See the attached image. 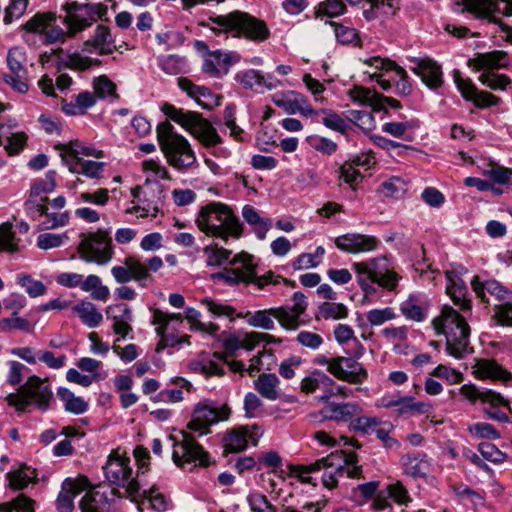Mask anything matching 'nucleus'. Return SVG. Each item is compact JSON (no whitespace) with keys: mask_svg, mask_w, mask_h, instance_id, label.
<instances>
[{"mask_svg":"<svg viewBox=\"0 0 512 512\" xmlns=\"http://www.w3.org/2000/svg\"><path fill=\"white\" fill-rule=\"evenodd\" d=\"M447 285L446 293L452 302L459 307V310L468 314L472 309V301L469 298L467 287L464 281L454 272L447 271L445 273Z\"/></svg>","mask_w":512,"mask_h":512,"instance_id":"nucleus-27","label":"nucleus"},{"mask_svg":"<svg viewBox=\"0 0 512 512\" xmlns=\"http://www.w3.org/2000/svg\"><path fill=\"white\" fill-rule=\"evenodd\" d=\"M479 81L486 87L496 91H504L512 84V80L508 76L490 71L483 72L479 76Z\"/></svg>","mask_w":512,"mask_h":512,"instance_id":"nucleus-60","label":"nucleus"},{"mask_svg":"<svg viewBox=\"0 0 512 512\" xmlns=\"http://www.w3.org/2000/svg\"><path fill=\"white\" fill-rule=\"evenodd\" d=\"M432 411V403L417 401L413 396H402L395 415L400 418H410L417 415L429 417Z\"/></svg>","mask_w":512,"mask_h":512,"instance_id":"nucleus-36","label":"nucleus"},{"mask_svg":"<svg viewBox=\"0 0 512 512\" xmlns=\"http://www.w3.org/2000/svg\"><path fill=\"white\" fill-rule=\"evenodd\" d=\"M124 264L128 265L132 280L138 282L142 287L146 286V282L151 279L147 265L134 256L126 257Z\"/></svg>","mask_w":512,"mask_h":512,"instance_id":"nucleus-56","label":"nucleus"},{"mask_svg":"<svg viewBox=\"0 0 512 512\" xmlns=\"http://www.w3.org/2000/svg\"><path fill=\"white\" fill-rule=\"evenodd\" d=\"M364 63L376 70L380 71H393L398 77L399 81L396 83V89L399 95L408 96L412 92V85L409 82V77L404 68L397 65L395 62L381 58L379 56H374L370 58H366Z\"/></svg>","mask_w":512,"mask_h":512,"instance_id":"nucleus-25","label":"nucleus"},{"mask_svg":"<svg viewBox=\"0 0 512 512\" xmlns=\"http://www.w3.org/2000/svg\"><path fill=\"white\" fill-rule=\"evenodd\" d=\"M242 217L253 227L256 236L260 240H264L266 238V235L272 225L270 219L261 217L257 210L250 205H245L243 207Z\"/></svg>","mask_w":512,"mask_h":512,"instance_id":"nucleus-45","label":"nucleus"},{"mask_svg":"<svg viewBox=\"0 0 512 512\" xmlns=\"http://www.w3.org/2000/svg\"><path fill=\"white\" fill-rule=\"evenodd\" d=\"M57 396L63 403L66 412L74 415L85 413L89 408V403L81 396H76L70 389L66 387H59L57 389Z\"/></svg>","mask_w":512,"mask_h":512,"instance_id":"nucleus-43","label":"nucleus"},{"mask_svg":"<svg viewBox=\"0 0 512 512\" xmlns=\"http://www.w3.org/2000/svg\"><path fill=\"white\" fill-rule=\"evenodd\" d=\"M356 273L357 283L365 294L375 292L373 284L387 291L396 289L401 276L391 268L386 258L376 257L368 262L352 264Z\"/></svg>","mask_w":512,"mask_h":512,"instance_id":"nucleus-6","label":"nucleus"},{"mask_svg":"<svg viewBox=\"0 0 512 512\" xmlns=\"http://www.w3.org/2000/svg\"><path fill=\"white\" fill-rule=\"evenodd\" d=\"M459 393L472 404L479 400L482 403L491 405L493 408L508 406V400L500 393L490 389H479L474 384L462 385L459 389Z\"/></svg>","mask_w":512,"mask_h":512,"instance_id":"nucleus-29","label":"nucleus"},{"mask_svg":"<svg viewBox=\"0 0 512 512\" xmlns=\"http://www.w3.org/2000/svg\"><path fill=\"white\" fill-rule=\"evenodd\" d=\"M7 477L9 479V483L12 488L23 489L33 479L36 478V473H35V470L30 469L26 466H23L16 471L9 472L7 474Z\"/></svg>","mask_w":512,"mask_h":512,"instance_id":"nucleus-63","label":"nucleus"},{"mask_svg":"<svg viewBox=\"0 0 512 512\" xmlns=\"http://www.w3.org/2000/svg\"><path fill=\"white\" fill-rule=\"evenodd\" d=\"M254 389L263 398L276 401L281 398L280 379L274 373H262L253 381Z\"/></svg>","mask_w":512,"mask_h":512,"instance_id":"nucleus-34","label":"nucleus"},{"mask_svg":"<svg viewBox=\"0 0 512 512\" xmlns=\"http://www.w3.org/2000/svg\"><path fill=\"white\" fill-rule=\"evenodd\" d=\"M472 374L479 380H491L508 383L512 374L492 359H475Z\"/></svg>","mask_w":512,"mask_h":512,"instance_id":"nucleus-28","label":"nucleus"},{"mask_svg":"<svg viewBox=\"0 0 512 512\" xmlns=\"http://www.w3.org/2000/svg\"><path fill=\"white\" fill-rule=\"evenodd\" d=\"M84 51L98 55H110L116 50L115 39L111 29L103 24L97 25L94 33L83 44Z\"/></svg>","mask_w":512,"mask_h":512,"instance_id":"nucleus-26","label":"nucleus"},{"mask_svg":"<svg viewBox=\"0 0 512 512\" xmlns=\"http://www.w3.org/2000/svg\"><path fill=\"white\" fill-rule=\"evenodd\" d=\"M206 257V265L209 267H218L226 263L231 255V251L217 245H210L203 249Z\"/></svg>","mask_w":512,"mask_h":512,"instance_id":"nucleus-61","label":"nucleus"},{"mask_svg":"<svg viewBox=\"0 0 512 512\" xmlns=\"http://www.w3.org/2000/svg\"><path fill=\"white\" fill-rule=\"evenodd\" d=\"M69 240L66 232L63 233H42L37 237L36 245L41 250H49L63 246Z\"/></svg>","mask_w":512,"mask_h":512,"instance_id":"nucleus-59","label":"nucleus"},{"mask_svg":"<svg viewBox=\"0 0 512 512\" xmlns=\"http://www.w3.org/2000/svg\"><path fill=\"white\" fill-rule=\"evenodd\" d=\"M400 311L403 316L415 322H422L426 318V311L420 304L417 296L410 295L400 304Z\"/></svg>","mask_w":512,"mask_h":512,"instance_id":"nucleus-52","label":"nucleus"},{"mask_svg":"<svg viewBox=\"0 0 512 512\" xmlns=\"http://www.w3.org/2000/svg\"><path fill=\"white\" fill-rule=\"evenodd\" d=\"M293 305L274 307L273 315L279 325L285 330L295 331L301 325L300 317L305 313L308 303L301 292L293 294Z\"/></svg>","mask_w":512,"mask_h":512,"instance_id":"nucleus-16","label":"nucleus"},{"mask_svg":"<svg viewBox=\"0 0 512 512\" xmlns=\"http://www.w3.org/2000/svg\"><path fill=\"white\" fill-rule=\"evenodd\" d=\"M144 496L149 501L151 508L157 512H165L172 509L173 504L168 495H166L158 486L153 485L148 491H141L142 497Z\"/></svg>","mask_w":512,"mask_h":512,"instance_id":"nucleus-49","label":"nucleus"},{"mask_svg":"<svg viewBox=\"0 0 512 512\" xmlns=\"http://www.w3.org/2000/svg\"><path fill=\"white\" fill-rule=\"evenodd\" d=\"M432 325L438 335L445 336L446 351L450 356L461 359L469 353L470 328L466 314L444 305L440 314L432 320Z\"/></svg>","mask_w":512,"mask_h":512,"instance_id":"nucleus-2","label":"nucleus"},{"mask_svg":"<svg viewBox=\"0 0 512 512\" xmlns=\"http://www.w3.org/2000/svg\"><path fill=\"white\" fill-rule=\"evenodd\" d=\"M356 462H358L356 453H346L343 450H336L326 457L316 460L317 472L324 471L322 474V484L328 489L335 488L345 466Z\"/></svg>","mask_w":512,"mask_h":512,"instance_id":"nucleus-13","label":"nucleus"},{"mask_svg":"<svg viewBox=\"0 0 512 512\" xmlns=\"http://www.w3.org/2000/svg\"><path fill=\"white\" fill-rule=\"evenodd\" d=\"M26 52L22 47H12L7 52L6 62L9 70L16 76L26 74Z\"/></svg>","mask_w":512,"mask_h":512,"instance_id":"nucleus-51","label":"nucleus"},{"mask_svg":"<svg viewBox=\"0 0 512 512\" xmlns=\"http://www.w3.org/2000/svg\"><path fill=\"white\" fill-rule=\"evenodd\" d=\"M329 373L336 379L350 384H361L368 377L366 369L358 361L343 356L332 358Z\"/></svg>","mask_w":512,"mask_h":512,"instance_id":"nucleus-17","label":"nucleus"},{"mask_svg":"<svg viewBox=\"0 0 512 512\" xmlns=\"http://www.w3.org/2000/svg\"><path fill=\"white\" fill-rule=\"evenodd\" d=\"M326 406L322 410V414L335 421L347 422L351 421L355 416L361 414L362 408L357 403L345 402H325Z\"/></svg>","mask_w":512,"mask_h":512,"instance_id":"nucleus-33","label":"nucleus"},{"mask_svg":"<svg viewBox=\"0 0 512 512\" xmlns=\"http://www.w3.org/2000/svg\"><path fill=\"white\" fill-rule=\"evenodd\" d=\"M155 185L144 183L143 185L135 186L131 189V195L138 203L144 204L146 208L143 211L158 213V203L160 200V188L157 192L153 189Z\"/></svg>","mask_w":512,"mask_h":512,"instance_id":"nucleus-38","label":"nucleus"},{"mask_svg":"<svg viewBox=\"0 0 512 512\" xmlns=\"http://www.w3.org/2000/svg\"><path fill=\"white\" fill-rule=\"evenodd\" d=\"M80 289L94 300L107 301L110 296V290L107 286L102 284L101 278L95 274H90L87 277H82V284Z\"/></svg>","mask_w":512,"mask_h":512,"instance_id":"nucleus-46","label":"nucleus"},{"mask_svg":"<svg viewBox=\"0 0 512 512\" xmlns=\"http://www.w3.org/2000/svg\"><path fill=\"white\" fill-rule=\"evenodd\" d=\"M67 14L63 23L74 38L107 15L108 8L102 3L78 4L73 2L67 6Z\"/></svg>","mask_w":512,"mask_h":512,"instance_id":"nucleus-10","label":"nucleus"},{"mask_svg":"<svg viewBox=\"0 0 512 512\" xmlns=\"http://www.w3.org/2000/svg\"><path fill=\"white\" fill-rule=\"evenodd\" d=\"M464 9L478 19H486L490 23H498L494 14L498 5L493 0H463Z\"/></svg>","mask_w":512,"mask_h":512,"instance_id":"nucleus-39","label":"nucleus"},{"mask_svg":"<svg viewBox=\"0 0 512 512\" xmlns=\"http://www.w3.org/2000/svg\"><path fill=\"white\" fill-rule=\"evenodd\" d=\"M201 313L193 307L186 308L183 320L186 319L192 331H198L206 335L214 336L219 331V326L213 322L201 321Z\"/></svg>","mask_w":512,"mask_h":512,"instance_id":"nucleus-47","label":"nucleus"},{"mask_svg":"<svg viewBox=\"0 0 512 512\" xmlns=\"http://www.w3.org/2000/svg\"><path fill=\"white\" fill-rule=\"evenodd\" d=\"M151 324L154 326L155 332L160 337V343L163 346H175L178 342L175 332L183 324V315L155 308L152 309Z\"/></svg>","mask_w":512,"mask_h":512,"instance_id":"nucleus-15","label":"nucleus"},{"mask_svg":"<svg viewBox=\"0 0 512 512\" xmlns=\"http://www.w3.org/2000/svg\"><path fill=\"white\" fill-rule=\"evenodd\" d=\"M200 304L204 306L213 317H225L230 321H234L241 315V312H237L233 306L209 297L202 298Z\"/></svg>","mask_w":512,"mask_h":512,"instance_id":"nucleus-48","label":"nucleus"},{"mask_svg":"<svg viewBox=\"0 0 512 512\" xmlns=\"http://www.w3.org/2000/svg\"><path fill=\"white\" fill-rule=\"evenodd\" d=\"M53 397L49 386L36 375L30 376L26 383L16 393H10L5 401L18 412H24L32 403L40 410H47Z\"/></svg>","mask_w":512,"mask_h":512,"instance_id":"nucleus-8","label":"nucleus"},{"mask_svg":"<svg viewBox=\"0 0 512 512\" xmlns=\"http://www.w3.org/2000/svg\"><path fill=\"white\" fill-rule=\"evenodd\" d=\"M189 368L195 373L205 376H223L224 370L213 360L208 358L195 359L189 363Z\"/></svg>","mask_w":512,"mask_h":512,"instance_id":"nucleus-57","label":"nucleus"},{"mask_svg":"<svg viewBox=\"0 0 512 512\" xmlns=\"http://www.w3.org/2000/svg\"><path fill=\"white\" fill-rule=\"evenodd\" d=\"M230 265V268H225L215 274L214 278L229 285L250 284L257 274V263L254 256L246 252L236 254L230 261Z\"/></svg>","mask_w":512,"mask_h":512,"instance_id":"nucleus-12","label":"nucleus"},{"mask_svg":"<svg viewBox=\"0 0 512 512\" xmlns=\"http://www.w3.org/2000/svg\"><path fill=\"white\" fill-rule=\"evenodd\" d=\"M209 24H202L210 28L215 34H230L232 37L263 42L270 36V31L266 23L246 12L234 11L226 15L211 16L208 18Z\"/></svg>","mask_w":512,"mask_h":512,"instance_id":"nucleus-3","label":"nucleus"},{"mask_svg":"<svg viewBox=\"0 0 512 512\" xmlns=\"http://www.w3.org/2000/svg\"><path fill=\"white\" fill-rule=\"evenodd\" d=\"M381 424L378 417L361 415L354 417L349 423V430L362 434H370Z\"/></svg>","mask_w":512,"mask_h":512,"instance_id":"nucleus-58","label":"nucleus"},{"mask_svg":"<svg viewBox=\"0 0 512 512\" xmlns=\"http://www.w3.org/2000/svg\"><path fill=\"white\" fill-rule=\"evenodd\" d=\"M181 436L182 439L179 442H175L174 438L170 437V440L173 441L172 460L174 464L183 467L185 464L198 462L199 466H208V453L203 447L197 443L189 432L182 431Z\"/></svg>","mask_w":512,"mask_h":512,"instance_id":"nucleus-14","label":"nucleus"},{"mask_svg":"<svg viewBox=\"0 0 512 512\" xmlns=\"http://www.w3.org/2000/svg\"><path fill=\"white\" fill-rule=\"evenodd\" d=\"M334 385V381L319 369L312 370L299 384V390L304 394H313L317 390Z\"/></svg>","mask_w":512,"mask_h":512,"instance_id":"nucleus-41","label":"nucleus"},{"mask_svg":"<svg viewBox=\"0 0 512 512\" xmlns=\"http://www.w3.org/2000/svg\"><path fill=\"white\" fill-rule=\"evenodd\" d=\"M240 60L236 52H222L215 50L209 52L203 62V71L212 76H218L222 70L227 71L228 66Z\"/></svg>","mask_w":512,"mask_h":512,"instance_id":"nucleus-32","label":"nucleus"},{"mask_svg":"<svg viewBox=\"0 0 512 512\" xmlns=\"http://www.w3.org/2000/svg\"><path fill=\"white\" fill-rule=\"evenodd\" d=\"M90 487L87 477L79 475L77 478H67L57 497L56 504L58 512H71L74 507V498L82 491H86Z\"/></svg>","mask_w":512,"mask_h":512,"instance_id":"nucleus-21","label":"nucleus"},{"mask_svg":"<svg viewBox=\"0 0 512 512\" xmlns=\"http://www.w3.org/2000/svg\"><path fill=\"white\" fill-rule=\"evenodd\" d=\"M142 172L145 174V182L147 184L155 185L156 188H160L157 184L160 180H171V174L168 168L161 162L159 158L144 160L141 164Z\"/></svg>","mask_w":512,"mask_h":512,"instance_id":"nucleus-40","label":"nucleus"},{"mask_svg":"<svg viewBox=\"0 0 512 512\" xmlns=\"http://www.w3.org/2000/svg\"><path fill=\"white\" fill-rule=\"evenodd\" d=\"M334 242L339 250L350 254L372 252L380 245L377 237L360 233L340 235Z\"/></svg>","mask_w":512,"mask_h":512,"instance_id":"nucleus-20","label":"nucleus"},{"mask_svg":"<svg viewBox=\"0 0 512 512\" xmlns=\"http://www.w3.org/2000/svg\"><path fill=\"white\" fill-rule=\"evenodd\" d=\"M77 246V252L82 260L87 263L105 265L111 261L114 255L112 239L105 230H97L82 234Z\"/></svg>","mask_w":512,"mask_h":512,"instance_id":"nucleus-9","label":"nucleus"},{"mask_svg":"<svg viewBox=\"0 0 512 512\" xmlns=\"http://www.w3.org/2000/svg\"><path fill=\"white\" fill-rule=\"evenodd\" d=\"M55 188V172L49 171L43 178L36 179L32 182L29 196L37 199L45 198V195L52 193Z\"/></svg>","mask_w":512,"mask_h":512,"instance_id":"nucleus-53","label":"nucleus"},{"mask_svg":"<svg viewBox=\"0 0 512 512\" xmlns=\"http://www.w3.org/2000/svg\"><path fill=\"white\" fill-rule=\"evenodd\" d=\"M404 466L406 474L413 477H426L432 471V463L426 455L409 457Z\"/></svg>","mask_w":512,"mask_h":512,"instance_id":"nucleus-50","label":"nucleus"},{"mask_svg":"<svg viewBox=\"0 0 512 512\" xmlns=\"http://www.w3.org/2000/svg\"><path fill=\"white\" fill-rule=\"evenodd\" d=\"M55 149L59 151V155L66 166L71 164L70 161L75 164L83 161L82 156H91L95 158H101L103 156V151L79 140H71L68 143L56 144Z\"/></svg>","mask_w":512,"mask_h":512,"instance_id":"nucleus-22","label":"nucleus"},{"mask_svg":"<svg viewBox=\"0 0 512 512\" xmlns=\"http://www.w3.org/2000/svg\"><path fill=\"white\" fill-rule=\"evenodd\" d=\"M56 14L52 12L37 13L24 25L28 32L44 35L50 24L55 23Z\"/></svg>","mask_w":512,"mask_h":512,"instance_id":"nucleus-54","label":"nucleus"},{"mask_svg":"<svg viewBox=\"0 0 512 512\" xmlns=\"http://www.w3.org/2000/svg\"><path fill=\"white\" fill-rule=\"evenodd\" d=\"M178 86L204 109H212L219 105V97L210 89L204 86H197L187 78H178Z\"/></svg>","mask_w":512,"mask_h":512,"instance_id":"nucleus-30","label":"nucleus"},{"mask_svg":"<svg viewBox=\"0 0 512 512\" xmlns=\"http://www.w3.org/2000/svg\"><path fill=\"white\" fill-rule=\"evenodd\" d=\"M295 341L301 347L311 351L319 350L324 344V338L322 335L310 330L299 331L296 335Z\"/></svg>","mask_w":512,"mask_h":512,"instance_id":"nucleus-62","label":"nucleus"},{"mask_svg":"<svg viewBox=\"0 0 512 512\" xmlns=\"http://www.w3.org/2000/svg\"><path fill=\"white\" fill-rule=\"evenodd\" d=\"M235 79L243 88L257 92L273 90L282 85V82L273 75L264 76L255 69L239 71Z\"/></svg>","mask_w":512,"mask_h":512,"instance_id":"nucleus-24","label":"nucleus"},{"mask_svg":"<svg viewBox=\"0 0 512 512\" xmlns=\"http://www.w3.org/2000/svg\"><path fill=\"white\" fill-rule=\"evenodd\" d=\"M411 71L421 77L423 83L430 89H438L443 84L441 66L431 58H414Z\"/></svg>","mask_w":512,"mask_h":512,"instance_id":"nucleus-23","label":"nucleus"},{"mask_svg":"<svg viewBox=\"0 0 512 512\" xmlns=\"http://www.w3.org/2000/svg\"><path fill=\"white\" fill-rule=\"evenodd\" d=\"M272 311H274V307L254 312H241L239 318L245 319L247 324L251 327L271 331L275 328L274 315Z\"/></svg>","mask_w":512,"mask_h":512,"instance_id":"nucleus-42","label":"nucleus"},{"mask_svg":"<svg viewBox=\"0 0 512 512\" xmlns=\"http://www.w3.org/2000/svg\"><path fill=\"white\" fill-rule=\"evenodd\" d=\"M156 133L160 150L171 167L186 172L196 165L197 157L192 145L169 122L160 123Z\"/></svg>","mask_w":512,"mask_h":512,"instance_id":"nucleus-4","label":"nucleus"},{"mask_svg":"<svg viewBox=\"0 0 512 512\" xmlns=\"http://www.w3.org/2000/svg\"><path fill=\"white\" fill-rule=\"evenodd\" d=\"M81 512H108L109 502L106 494L100 488H91L86 490L85 495L80 501Z\"/></svg>","mask_w":512,"mask_h":512,"instance_id":"nucleus-37","label":"nucleus"},{"mask_svg":"<svg viewBox=\"0 0 512 512\" xmlns=\"http://www.w3.org/2000/svg\"><path fill=\"white\" fill-rule=\"evenodd\" d=\"M70 163L71 164L67 166L70 172L75 174H81L88 178L93 179L101 177L103 168L105 166L104 162H96L89 160L77 162L76 164L70 161Z\"/></svg>","mask_w":512,"mask_h":512,"instance_id":"nucleus-55","label":"nucleus"},{"mask_svg":"<svg viewBox=\"0 0 512 512\" xmlns=\"http://www.w3.org/2000/svg\"><path fill=\"white\" fill-rule=\"evenodd\" d=\"M160 110L168 119L180 125L203 146L214 147L221 143V137L214 126L200 113L177 108L170 103H164Z\"/></svg>","mask_w":512,"mask_h":512,"instance_id":"nucleus-5","label":"nucleus"},{"mask_svg":"<svg viewBox=\"0 0 512 512\" xmlns=\"http://www.w3.org/2000/svg\"><path fill=\"white\" fill-rule=\"evenodd\" d=\"M72 312L89 328H96L103 322V315L97 306L88 300H81L72 306Z\"/></svg>","mask_w":512,"mask_h":512,"instance_id":"nucleus-35","label":"nucleus"},{"mask_svg":"<svg viewBox=\"0 0 512 512\" xmlns=\"http://www.w3.org/2000/svg\"><path fill=\"white\" fill-rule=\"evenodd\" d=\"M229 415L230 408L227 405L217 406L209 400H203L195 405L187 428L199 436L207 435L212 425L227 420Z\"/></svg>","mask_w":512,"mask_h":512,"instance_id":"nucleus-11","label":"nucleus"},{"mask_svg":"<svg viewBox=\"0 0 512 512\" xmlns=\"http://www.w3.org/2000/svg\"><path fill=\"white\" fill-rule=\"evenodd\" d=\"M510 59L506 52L494 50L486 53H477L468 60V66L476 70H497L506 68Z\"/></svg>","mask_w":512,"mask_h":512,"instance_id":"nucleus-31","label":"nucleus"},{"mask_svg":"<svg viewBox=\"0 0 512 512\" xmlns=\"http://www.w3.org/2000/svg\"><path fill=\"white\" fill-rule=\"evenodd\" d=\"M262 435V428L256 424L240 426L229 431L223 442L228 452L236 453L246 449L249 443L257 445Z\"/></svg>","mask_w":512,"mask_h":512,"instance_id":"nucleus-18","label":"nucleus"},{"mask_svg":"<svg viewBox=\"0 0 512 512\" xmlns=\"http://www.w3.org/2000/svg\"><path fill=\"white\" fill-rule=\"evenodd\" d=\"M106 480L125 489L128 497L136 501L141 495V487L134 473L131 459L120 448L113 449L103 467Z\"/></svg>","mask_w":512,"mask_h":512,"instance_id":"nucleus-7","label":"nucleus"},{"mask_svg":"<svg viewBox=\"0 0 512 512\" xmlns=\"http://www.w3.org/2000/svg\"><path fill=\"white\" fill-rule=\"evenodd\" d=\"M198 229L208 237L228 241L238 239L242 234V224L232 208L222 202H212L202 207L196 217Z\"/></svg>","mask_w":512,"mask_h":512,"instance_id":"nucleus-1","label":"nucleus"},{"mask_svg":"<svg viewBox=\"0 0 512 512\" xmlns=\"http://www.w3.org/2000/svg\"><path fill=\"white\" fill-rule=\"evenodd\" d=\"M471 287L477 298L489 303L492 297L498 304L512 300V290L495 279H482L476 275L471 280Z\"/></svg>","mask_w":512,"mask_h":512,"instance_id":"nucleus-19","label":"nucleus"},{"mask_svg":"<svg viewBox=\"0 0 512 512\" xmlns=\"http://www.w3.org/2000/svg\"><path fill=\"white\" fill-rule=\"evenodd\" d=\"M347 95L355 103L381 110V95L370 88L355 85L348 90Z\"/></svg>","mask_w":512,"mask_h":512,"instance_id":"nucleus-44","label":"nucleus"},{"mask_svg":"<svg viewBox=\"0 0 512 512\" xmlns=\"http://www.w3.org/2000/svg\"><path fill=\"white\" fill-rule=\"evenodd\" d=\"M492 320L496 325L512 327V300L496 304L493 308Z\"/></svg>","mask_w":512,"mask_h":512,"instance_id":"nucleus-64","label":"nucleus"}]
</instances>
